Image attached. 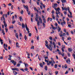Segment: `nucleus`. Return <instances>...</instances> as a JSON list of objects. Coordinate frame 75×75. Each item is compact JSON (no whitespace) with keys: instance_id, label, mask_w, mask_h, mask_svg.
I'll list each match as a JSON object with an SVG mask.
<instances>
[{"instance_id":"obj_1","label":"nucleus","mask_w":75,"mask_h":75,"mask_svg":"<svg viewBox=\"0 0 75 75\" xmlns=\"http://www.w3.org/2000/svg\"><path fill=\"white\" fill-rule=\"evenodd\" d=\"M49 63H47V65L49 66L50 65V64H51V67L54 66V64L52 63H54V64H55V62H54V59L51 60V61H49Z\"/></svg>"},{"instance_id":"obj_2","label":"nucleus","mask_w":75,"mask_h":75,"mask_svg":"<svg viewBox=\"0 0 75 75\" xmlns=\"http://www.w3.org/2000/svg\"><path fill=\"white\" fill-rule=\"evenodd\" d=\"M8 59L11 61L10 62H11L12 64H13L14 66L16 65V62L14 61V60H11V58L10 57H8Z\"/></svg>"},{"instance_id":"obj_3","label":"nucleus","mask_w":75,"mask_h":75,"mask_svg":"<svg viewBox=\"0 0 75 75\" xmlns=\"http://www.w3.org/2000/svg\"><path fill=\"white\" fill-rule=\"evenodd\" d=\"M35 20L37 22L38 25L40 26V21L38 20V17H36V18H35Z\"/></svg>"},{"instance_id":"obj_4","label":"nucleus","mask_w":75,"mask_h":75,"mask_svg":"<svg viewBox=\"0 0 75 75\" xmlns=\"http://www.w3.org/2000/svg\"><path fill=\"white\" fill-rule=\"evenodd\" d=\"M5 46H6V48H7V45H6V44L4 43V48H5V50H6V51H8V50H7V48H6V47H5Z\"/></svg>"},{"instance_id":"obj_5","label":"nucleus","mask_w":75,"mask_h":75,"mask_svg":"<svg viewBox=\"0 0 75 75\" xmlns=\"http://www.w3.org/2000/svg\"><path fill=\"white\" fill-rule=\"evenodd\" d=\"M63 35L62 34V33H59V35L61 37H62L63 36H64V37H65V35H66V34H65V33H63Z\"/></svg>"},{"instance_id":"obj_6","label":"nucleus","mask_w":75,"mask_h":75,"mask_svg":"<svg viewBox=\"0 0 75 75\" xmlns=\"http://www.w3.org/2000/svg\"><path fill=\"white\" fill-rule=\"evenodd\" d=\"M69 59H67L66 61L67 63V64H70V62H71V60H70V59L69 58H68Z\"/></svg>"},{"instance_id":"obj_7","label":"nucleus","mask_w":75,"mask_h":75,"mask_svg":"<svg viewBox=\"0 0 75 75\" xmlns=\"http://www.w3.org/2000/svg\"><path fill=\"white\" fill-rule=\"evenodd\" d=\"M49 46L50 47H49V48H48V49L51 51H52V47H51V45H49Z\"/></svg>"},{"instance_id":"obj_8","label":"nucleus","mask_w":75,"mask_h":75,"mask_svg":"<svg viewBox=\"0 0 75 75\" xmlns=\"http://www.w3.org/2000/svg\"><path fill=\"white\" fill-rule=\"evenodd\" d=\"M39 20L40 23H41V24H42V19H41V17H39Z\"/></svg>"},{"instance_id":"obj_9","label":"nucleus","mask_w":75,"mask_h":75,"mask_svg":"<svg viewBox=\"0 0 75 75\" xmlns=\"http://www.w3.org/2000/svg\"><path fill=\"white\" fill-rule=\"evenodd\" d=\"M22 28H25V24H24L23 23L22 24Z\"/></svg>"},{"instance_id":"obj_10","label":"nucleus","mask_w":75,"mask_h":75,"mask_svg":"<svg viewBox=\"0 0 75 75\" xmlns=\"http://www.w3.org/2000/svg\"><path fill=\"white\" fill-rule=\"evenodd\" d=\"M52 17L54 20H55V16H54V15L53 14L52 15Z\"/></svg>"},{"instance_id":"obj_11","label":"nucleus","mask_w":75,"mask_h":75,"mask_svg":"<svg viewBox=\"0 0 75 75\" xmlns=\"http://www.w3.org/2000/svg\"><path fill=\"white\" fill-rule=\"evenodd\" d=\"M4 23V25L5 27H7V23H6V22H3Z\"/></svg>"},{"instance_id":"obj_12","label":"nucleus","mask_w":75,"mask_h":75,"mask_svg":"<svg viewBox=\"0 0 75 75\" xmlns=\"http://www.w3.org/2000/svg\"><path fill=\"white\" fill-rule=\"evenodd\" d=\"M56 14H57V15L56 17V18H57H57H59V16L58 15V12H56Z\"/></svg>"},{"instance_id":"obj_13","label":"nucleus","mask_w":75,"mask_h":75,"mask_svg":"<svg viewBox=\"0 0 75 75\" xmlns=\"http://www.w3.org/2000/svg\"><path fill=\"white\" fill-rule=\"evenodd\" d=\"M19 19L21 21H23V19H22V17L20 16L19 17Z\"/></svg>"},{"instance_id":"obj_14","label":"nucleus","mask_w":75,"mask_h":75,"mask_svg":"<svg viewBox=\"0 0 75 75\" xmlns=\"http://www.w3.org/2000/svg\"><path fill=\"white\" fill-rule=\"evenodd\" d=\"M16 48H18V47H19L18 46V43L17 42L16 44Z\"/></svg>"},{"instance_id":"obj_15","label":"nucleus","mask_w":75,"mask_h":75,"mask_svg":"<svg viewBox=\"0 0 75 75\" xmlns=\"http://www.w3.org/2000/svg\"><path fill=\"white\" fill-rule=\"evenodd\" d=\"M40 66V67H42V68H43L44 67V66H43V65L42 64V63H41L39 65Z\"/></svg>"},{"instance_id":"obj_16","label":"nucleus","mask_w":75,"mask_h":75,"mask_svg":"<svg viewBox=\"0 0 75 75\" xmlns=\"http://www.w3.org/2000/svg\"><path fill=\"white\" fill-rule=\"evenodd\" d=\"M62 2L63 3H64H64H67V1L66 0H61Z\"/></svg>"},{"instance_id":"obj_17","label":"nucleus","mask_w":75,"mask_h":75,"mask_svg":"<svg viewBox=\"0 0 75 75\" xmlns=\"http://www.w3.org/2000/svg\"><path fill=\"white\" fill-rule=\"evenodd\" d=\"M24 38L25 40V41H27V37L26 35H25V37H24Z\"/></svg>"},{"instance_id":"obj_18","label":"nucleus","mask_w":75,"mask_h":75,"mask_svg":"<svg viewBox=\"0 0 75 75\" xmlns=\"http://www.w3.org/2000/svg\"><path fill=\"white\" fill-rule=\"evenodd\" d=\"M2 33H3V35H5V33H4V29H2Z\"/></svg>"},{"instance_id":"obj_19","label":"nucleus","mask_w":75,"mask_h":75,"mask_svg":"<svg viewBox=\"0 0 75 75\" xmlns=\"http://www.w3.org/2000/svg\"><path fill=\"white\" fill-rule=\"evenodd\" d=\"M47 68H48V67H47V66H45V71H47Z\"/></svg>"},{"instance_id":"obj_20","label":"nucleus","mask_w":75,"mask_h":75,"mask_svg":"<svg viewBox=\"0 0 75 75\" xmlns=\"http://www.w3.org/2000/svg\"><path fill=\"white\" fill-rule=\"evenodd\" d=\"M24 64L25 67H26V68L27 67H27H28V64H27V63H24Z\"/></svg>"},{"instance_id":"obj_21","label":"nucleus","mask_w":75,"mask_h":75,"mask_svg":"<svg viewBox=\"0 0 75 75\" xmlns=\"http://www.w3.org/2000/svg\"><path fill=\"white\" fill-rule=\"evenodd\" d=\"M13 73L14 75H17V72H16V71H13Z\"/></svg>"},{"instance_id":"obj_22","label":"nucleus","mask_w":75,"mask_h":75,"mask_svg":"<svg viewBox=\"0 0 75 75\" xmlns=\"http://www.w3.org/2000/svg\"><path fill=\"white\" fill-rule=\"evenodd\" d=\"M57 30H58V32H60V31L61 30V28H57Z\"/></svg>"},{"instance_id":"obj_23","label":"nucleus","mask_w":75,"mask_h":75,"mask_svg":"<svg viewBox=\"0 0 75 75\" xmlns=\"http://www.w3.org/2000/svg\"><path fill=\"white\" fill-rule=\"evenodd\" d=\"M43 21L44 23H46V20H45V19H43Z\"/></svg>"},{"instance_id":"obj_24","label":"nucleus","mask_w":75,"mask_h":75,"mask_svg":"<svg viewBox=\"0 0 75 75\" xmlns=\"http://www.w3.org/2000/svg\"><path fill=\"white\" fill-rule=\"evenodd\" d=\"M24 70L25 71H27L28 70V69L27 68V67H26L25 69H24Z\"/></svg>"},{"instance_id":"obj_25","label":"nucleus","mask_w":75,"mask_h":75,"mask_svg":"<svg viewBox=\"0 0 75 75\" xmlns=\"http://www.w3.org/2000/svg\"><path fill=\"white\" fill-rule=\"evenodd\" d=\"M24 8H28V6H27V5H26V6H25V5H24Z\"/></svg>"},{"instance_id":"obj_26","label":"nucleus","mask_w":75,"mask_h":75,"mask_svg":"<svg viewBox=\"0 0 75 75\" xmlns=\"http://www.w3.org/2000/svg\"><path fill=\"white\" fill-rule=\"evenodd\" d=\"M68 50H69V52H71V51H72V49H71L70 48H69Z\"/></svg>"},{"instance_id":"obj_27","label":"nucleus","mask_w":75,"mask_h":75,"mask_svg":"<svg viewBox=\"0 0 75 75\" xmlns=\"http://www.w3.org/2000/svg\"><path fill=\"white\" fill-rule=\"evenodd\" d=\"M8 41H9V44H11V40H10V38H8Z\"/></svg>"},{"instance_id":"obj_28","label":"nucleus","mask_w":75,"mask_h":75,"mask_svg":"<svg viewBox=\"0 0 75 75\" xmlns=\"http://www.w3.org/2000/svg\"><path fill=\"white\" fill-rule=\"evenodd\" d=\"M62 48H65V46L64 45H62Z\"/></svg>"},{"instance_id":"obj_29","label":"nucleus","mask_w":75,"mask_h":75,"mask_svg":"<svg viewBox=\"0 0 75 75\" xmlns=\"http://www.w3.org/2000/svg\"><path fill=\"white\" fill-rule=\"evenodd\" d=\"M43 24V26L44 27H45V24L43 22L42 23Z\"/></svg>"},{"instance_id":"obj_30","label":"nucleus","mask_w":75,"mask_h":75,"mask_svg":"<svg viewBox=\"0 0 75 75\" xmlns=\"http://www.w3.org/2000/svg\"><path fill=\"white\" fill-rule=\"evenodd\" d=\"M54 7H57L58 4H54Z\"/></svg>"},{"instance_id":"obj_31","label":"nucleus","mask_w":75,"mask_h":75,"mask_svg":"<svg viewBox=\"0 0 75 75\" xmlns=\"http://www.w3.org/2000/svg\"><path fill=\"white\" fill-rule=\"evenodd\" d=\"M47 55L46 56V57H45V59H48V54H47Z\"/></svg>"},{"instance_id":"obj_32","label":"nucleus","mask_w":75,"mask_h":75,"mask_svg":"<svg viewBox=\"0 0 75 75\" xmlns=\"http://www.w3.org/2000/svg\"><path fill=\"white\" fill-rule=\"evenodd\" d=\"M68 40H71V37H69L67 38Z\"/></svg>"},{"instance_id":"obj_33","label":"nucleus","mask_w":75,"mask_h":75,"mask_svg":"<svg viewBox=\"0 0 75 75\" xmlns=\"http://www.w3.org/2000/svg\"><path fill=\"white\" fill-rule=\"evenodd\" d=\"M45 45L46 47H47V48L48 49V48H49V46H48V45H46V44H45Z\"/></svg>"},{"instance_id":"obj_34","label":"nucleus","mask_w":75,"mask_h":75,"mask_svg":"<svg viewBox=\"0 0 75 75\" xmlns=\"http://www.w3.org/2000/svg\"><path fill=\"white\" fill-rule=\"evenodd\" d=\"M72 56L74 57V59H75V54L74 53H73V54H72Z\"/></svg>"},{"instance_id":"obj_35","label":"nucleus","mask_w":75,"mask_h":75,"mask_svg":"<svg viewBox=\"0 0 75 75\" xmlns=\"http://www.w3.org/2000/svg\"><path fill=\"white\" fill-rule=\"evenodd\" d=\"M61 55L63 57H64L65 56V54L64 53H63L62 54H61Z\"/></svg>"},{"instance_id":"obj_36","label":"nucleus","mask_w":75,"mask_h":75,"mask_svg":"<svg viewBox=\"0 0 75 75\" xmlns=\"http://www.w3.org/2000/svg\"><path fill=\"white\" fill-rule=\"evenodd\" d=\"M54 68H57V64L54 65Z\"/></svg>"},{"instance_id":"obj_37","label":"nucleus","mask_w":75,"mask_h":75,"mask_svg":"<svg viewBox=\"0 0 75 75\" xmlns=\"http://www.w3.org/2000/svg\"><path fill=\"white\" fill-rule=\"evenodd\" d=\"M68 74V70H67L66 71V72L65 73V74Z\"/></svg>"},{"instance_id":"obj_38","label":"nucleus","mask_w":75,"mask_h":75,"mask_svg":"<svg viewBox=\"0 0 75 75\" xmlns=\"http://www.w3.org/2000/svg\"><path fill=\"white\" fill-rule=\"evenodd\" d=\"M49 39L50 40H52V38L51 37H49Z\"/></svg>"},{"instance_id":"obj_39","label":"nucleus","mask_w":75,"mask_h":75,"mask_svg":"<svg viewBox=\"0 0 75 75\" xmlns=\"http://www.w3.org/2000/svg\"><path fill=\"white\" fill-rule=\"evenodd\" d=\"M64 68H66V69L67 68V64H65V65Z\"/></svg>"},{"instance_id":"obj_40","label":"nucleus","mask_w":75,"mask_h":75,"mask_svg":"<svg viewBox=\"0 0 75 75\" xmlns=\"http://www.w3.org/2000/svg\"><path fill=\"white\" fill-rule=\"evenodd\" d=\"M36 17H38V14L37 13H36Z\"/></svg>"},{"instance_id":"obj_41","label":"nucleus","mask_w":75,"mask_h":75,"mask_svg":"<svg viewBox=\"0 0 75 75\" xmlns=\"http://www.w3.org/2000/svg\"><path fill=\"white\" fill-rule=\"evenodd\" d=\"M66 33L67 35H69V33H68V32H66Z\"/></svg>"},{"instance_id":"obj_42","label":"nucleus","mask_w":75,"mask_h":75,"mask_svg":"<svg viewBox=\"0 0 75 75\" xmlns=\"http://www.w3.org/2000/svg\"><path fill=\"white\" fill-rule=\"evenodd\" d=\"M55 73L56 75H57V74H58V71H55Z\"/></svg>"},{"instance_id":"obj_43","label":"nucleus","mask_w":75,"mask_h":75,"mask_svg":"<svg viewBox=\"0 0 75 75\" xmlns=\"http://www.w3.org/2000/svg\"><path fill=\"white\" fill-rule=\"evenodd\" d=\"M15 70H16V71H19L18 69L17 68H16Z\"/></svg>"},{"instance_id":"obj_44","label":"nucleus","mask_w":75,"mask_h":75,"mask_svg":"<svg viewBox=\"0 0 75 75\" xmlns=\"http://www.w3.org/2000/svg\"><path fill=\"white\" fill-rule=\"evenodd\" d=\"M22 0V2L23 3H25V1H24V0Z\"/></svg>"},{"instance_id":"obj_45","label":"nucleus","mask_w":75,"mask_h":75,"mask_svg":"<svg viewBox=\"0 0 75 75\" xmlns=\"http://www.w3.org/2000/svg\"><path fill=\"white\" fill-rule=\"evenodd\" d=\"M57 44L58 45H59V46H61V43H60V42H58Z\"/></svg>"},{"instance_id":"obj_46","label":"nucleus","mask_w":75,"mask_h":75,"mask_svg":"<svg viewBox=\"0 0 75 75\" xmlns=\"http://www.w3.org/2000/svg\"><path fill=\"white\" fill-rule=\"evenodd\" d=\"M17 57H18V59L19 60L21 59V58L20 57L17 56Z\"/></svg>"},{"instance_id":"obj_47","label":"nucleus","mask_w":75,"mask_h":75,"mask_svg":"<svg viewBox=\"0 0 75 75\" xmlns=\"http://www.w3.org/2000/svg\"><path fill=\"white\" fill-rule=\"evenodd\" d=\"M37 4H38V5L39 6V5H40V2L38 1H37Z\"/></svg>"},{"instance_id":"obj_48","label":"nucleus","mask_w":75,"mask_h":75,"mask_svg":"<svg viewBox=\"0 0 75 75\" xmlns=\"http://www.w3.org/2000/svg\"><path fill=\"white\" fill-rule=\"evenodd\" d=\"M12 24H14L15 23H16V21L14 20V21H12Z\"/></svg>"},{"instance_id":"obj_49","label":"nucleus","mask_w":75,"mask_h":75,"mask_svg":"<svg viewBox=\"0 0 75 75\" xmlns=\"http://www.w3.org/2000/svg\"><path fill=\"white\" fill-rule=\"evenodd\" d=\"M64 32H65L66 33V32H67V29H66L65 28H64Z\"/></svg>"},{"instance_id":"obj_50","label":"nucleus","mask_w":75,"mask_h":75,"mask_svg":"<svg viewBox=\"0 0 75 75\" xmlns=\"http://www.w3.org/2000/svg\"><path fill=\"white\" fill-rule=\"evenodd\" d=\"M5 30L6 31V33L8 32V29H7V28H5Z\"/></svg>"},{"instance_id":"obj_51","label":"nucleus","mask_w":75,"mask_h":75,"mask_svg":"<svg viewBox=\"0 0 75 75\" xmlns=\"http://www.w3.org/2000/svg\"><path fill=\"white\" fill-rule=\"evenodd\" d=\"M21 14H23V10H22L21 11Z\"/></svg>"},{"instance_id":"obj_52","label":"nucleus","mask_w":75,"mask_h":75,"mask_svg":"<svg viewBox=\"0 0 75 75\" xmlns=\"http://www.w3.org/2000/svg\"><path fill=\"white\" fill-rule=\"evenodd\" d=\"M26 29L27 31H29V29H28V27L26 28Z\"/></svg>"},{"instance_id":"obj_53","label":"nucleus","mask_w":75,"mask_h":75,"mask_svg":"<svg viewBox=\"0 0 75 75\" xmlns=\"http://www.w3.org/2000/svg\"><path fill=\"white\" fill-rule=\"evenodd\" d=\"M67 54L69 57H70L71 56V54H70V53H68Z\"/></svg>"},{"instance_id":"obj_54","label":"nucleus","mask_w":75,"mask_h":75,"mask_svg":"<svg viewBox=\"0 0 75 75\" xmlns=\"http://www.w3.org/2000/svg\"><path fill=\"white\" fill-rule=\"evenodd\" d=\"M42 18H43V19H45V17H44V16H43V15H42Z\"/></svg>"},{"instance_id":"obj_55","label":"nucleus","mask_w":75,"mask_h":75,"mask_svg":"<svg viewBox=\"0 0 75 75\" xmlns=\"http://www.w3.org/2000/svg\"><path fill=\"white\" fill-rule=\"evenodd\" d=\"M64 13L65 14V15H67V12L65 11H64Z\"/></svg>"},{"instance_id":"obj_56","label":"nucleus","mask_w":75,"mask_h":75,"mask_svg":"<svg viewBox=\"0 0 75 75\" xmlns=\"http://www.w3.org/2000/svg\"><path fill=\"white\" fill-rule=\"evenodd\" d=\"M20 66V64H18L17 65V66L19 67Z\"/></svg>"},{"instance_id":"obj_57","label":"nucleus","mask_w":75,"mask_h":75,"mask_svg":"<svg viewBox=\"0 0 75 75\" xmlns=\"http://www.w3.org/2000/svg\"><path fill=\"white\" fill-rule=\"evenodd\" d=\"M55 25L56 26V27H58V24H57V23H55Z\"/></svg>"},{"instance_id":"obj_58","label":"nucleus","mask_w":75,"mask_h":75,"mask_svg":"<svg viewBox=\"0 0 75 75\" xmlns=\"http://www.w3.org/2000/svg\"><path fill=\"white\" fill-rule=\"evenodd\" d=\"M20 36L21 37H23V36H22V34H21V33H20Z\"/></svg>"},{"instance_id":"obj_59","label":"nucleus","mask_w":75,"mask_h":75,"mask_svg":"<svg viewBox=\"0 0 75 75\" xmlns=\"http://www.w3.org/2000/svg\"><path fill=\"white\" fill-rule=\"evenodd\" d=\"M57 11H59V10H60V8H57Z\"/></svg>"},{"instance_id":"obj_60","label":"nucleus","mask_w":75,"mask_h":75,"mask_svg":"<svg viewBox=\"0 0 75 75\" xmlns=\"http://www.w3.org/2000/svg\"><path fill=\"white\" fill-rule=\"evenodd\" d=\"M45 42L46 44H48V42H47V41H45Z\"/></svg>"},{"instance_id":"obj_61","label":"nucleus","mask_w":75,"mask_h":75,"mask_svg":"<svg viewBox=\"0 0 75 75\" xmlns=\"http://www.w3.org/2000/svg\"><path fill=\"white\" fill-rule=\"evenodd\" d=\"M64 10H65V11H67V7L66 8H64Z\"/></svg>"},{"instance_id":"obj_62","label":"nucleus","mask_w":75,"mask_h":75,"mask_svg":"<svg viewBox=\"0 0 75 75\" xmlns=\"http://www.w3.org/2000/svg\"><path fill=\"white\" fill-rule=\"evenodd\" d=\"M32 34L31 33H30L29 34V37H31V36Z\"/></svg>"},{"instance_id":"obj_63","label":"nucleus","mask_w":75,"mask_h":75,"mask_svg":"<svg viewBox=\"0 0 75 75\" xmlns=\"http://www.w3.org/2000/svg\"><path fill=\"white\" fill-rule=\"evenodd\" d=\"M68 27H69V28L71 27V25L70 24H69L68 25Z\"/></svg>"},{"instance_id":"obj_64","label":"nucleus","mask_w":75,"mask_h":75,"mask_svg":"<svg viewBox=\"0 0 75 75\" xmlns=\"http://www.w3.org/2000/svg\"><path fill=\"white\" fill-rule=\"evenodd\" d=\"M31 17H33V13H31Z\"/></svg>"}]
</instances>
